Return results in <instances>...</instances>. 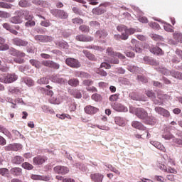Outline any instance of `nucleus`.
Segmentation results:
<instances>
[{
  "instance_id": "f257e3e1",
  "label": "nucleus",
  "mask_w": 182,
  "mask_h": 182,
  "mask_svg": "<svg viewBox=\"0 0 182 182\" xmlns=\"http://www.w3.org/2000/svg\"><path fill=\"white\" fill-rule=\"evenodd\" d=\"M134 114L138 119L146 123V124H156V119L149 117V113L143 108H136L134 111Z\"/></svg>"
},
{
  "instance_id": "f03ea898",
  "label": "nucleus",
  "mask_w": 182,
  "mask_h": 182,
  "mask_svg": "<svg viewBox=\"0 0 182 182\" xmlns=\"http://www.w3.org/2000/svg\"><path fill=\"white\" fill-rule=\"evenodd\" d=\"M17 79L18 75L15 74H7L0 78V82H1V83H12L15 82V80H17Z\"/></svg>"
},
{
  "instance_id": "7ed1b4c3",
  "label": "nucleus",
  "mask_w": 182,
  "mask_h": 182,
  "mask_svg": "<svg viewBox=\"0 0 182 182\" xmlns=\"http://www.w3.org/2000/svg\"><path fill=\"white\" fill-rule=\"evenodd\" d=\"M65 63L68 65V66H70V68H73L74 69H77L81 66L80 62H79V60L72 58H68L65 60Z\"/></svg>"
},
{
  "instance_id": "20e7f679",
  "label": "nucleus",
  "mask_w": 182,
  "mask_h": 182,
  "mask_svg": "<svg viewBox=\"0 0 182 182\" xmlns=\"http://www.w3.org/2000/svg\"><path fill=\"white\" fill-rule=\"evenodd\" d=\"M111 107L113 110H115V112H126L128 110L127 107L119 102L112 103Z\"/></svg>"
},
{
  "instance_id": "39448f33",
  "label": "nucleus",
  "mask_w": 182,
  "mask_h": 182,
  "mask_svg": "<svg viewBox=\"0 0 182 182\" xmlns=\"http://www.w3.org/2000/svg\"><path fill=\"white\" fill-rule=\"evenodd\" d=\"M10 22L11 23H22L23 22V14L21 11L17 12V16H15L11 18Z\"/></svg>"
},
{
  "instance_id": "423d86ee",
  "label": "nucleus",
  "mask_w": 182,
  "mask_h": 182,
  "mask_svg": "<svg viewBox=\"0 0 182 182\" xmlns=\"http://www.w3.org/2000/svg\"><path fill=\"white\" fill-rule=\"evenodd\" d=\"M54 171L57 173V174L65 176V174L69 173V168L63 166H57L54 167Z\"/></svg>"
},
{
  "instance_id": "0eeeda50",
  "label": "nucleus",
  "mask_w": 182,
  "mask_h": 182,
  "mask_svg": "<svg viewBox=\"0 0 182 182\" xmlns=\"http://www.w3.org/2000/svg\"><path fill=\"white\" fill-rule=\"evenodd\" d=\"M84 111L86 113V114H96L97 112H99V108L93 107L92 105H87L84 108Z\"/></svg>"
},
{
  "instance_id": "6e6552de",
  "label": "nucleus",
  "mask_w": 182,
  "mask_h": 182,
  "mask_svg": "<svg viewBox=\"0 0 182 182\" xmlns=\"http://www.w3.org/2000/svg\"><path fill=\"white\" fill-rule=\"evenodd\" d=\"M46 160H48V158H46V156H37L33 159V163L36 166H41V164H43V163H45Z\"/></svg>"
},
{
  "instance_id": "1a4fd4ad",
  "label": "nucleus",
  "mask_w": 182,
  "mask_h": 182,
  "mask_svg": "<svg viewBox=\"0 0 182 182\" xmlns=\"http://www.w3.org/2000/svg\"><path fill=\"white\" fill-rule=\"evenodd\" d=\"M155 112L164 117H170V112L161 107H156Z\"/></svg>"
},
{
  "instance_id": "9d476101",
  "label": "nucleus",
  "mask_w": 182,
  "mask_h": 182,
  "mask_svg": "<svg viewBox=\"0 0 182 182\" xmlns=\"http://www.w3.org/2000/svg\"><path fill=\"white\" fill-rule=\"evenodd\" d=\"M107 53H108L109 56H116L117 58H119V59H125L126 57L120 53H114L113 52V48H108L107 49Z\"/></svg>"
},
{
  "instance_id": "9b49d317",
  "label": "nucleus",
  "mask_w": 182,
  "mask_h": 182,
  "mask_svg": "<svg viewBox=\"0 0 182 182\" xmlns=\"http://www.w3.org/2000/svg\"><path fill=\"white\" fill-rule=\"evenodd\" d=\"M31 180L42 181H49V180H50V177L49 176H41V175H35V174L31 175Z\"/></svg>"
},
{
  "instance_id": "f8f14e48",
  "label": "nucleus",
  "mask_w": 182,
  "mask_h": 182,
  "mask_svg": "<svg viewBox=\"0 0 182 182\" xmlns=\"http://www.w3.org/2000/svg\"><path fill=\"white\" fill-rule=\"evenodd\" d=\"M14 45L16 46H28V41L21 39L19 38H15L12 40Z\"/></svg>"
},
{
  "instance_id": "ddd939ff",
  "label": "nucleus",
  "mask_w": 182,
  "mask_h": 182,
  "mask_svg": "<svg viewBox=\"0 0 182 182\" xmlns=\"http://www.w3.org/2000/svg\"><path fill=\"white\" fill-rule=\"evenodd\" d=\"M159 168L160 170H162V171H164L165 173H172L173 174H177V171L173 168H171L170 166H166V165L164 164H161L159 166Z\"/></svg>"
},
{
  "instance_id": "4468645a",
  "label": "nucleus",
  "mask_w": 182,
  "mask_h": 182,
  "mask_svg": "<svg viewBox=\"0 0 182 182\" xmlns=\"http://www.w3.org/2000/svg\"><path fill=\"white\" fill-rule=\"evenodd\" d=\"M75 39L79 42H92V41H93V38L90 36L86 37V36L82 34L77 36Z\"/></svg>"
},
{
  "instance_id": "2eb2a0df",
  "label": "nucleus",
  "mask_w": 182,
  "mask_h": 182,
  "mask_svg": "<svg viewBox=\"0 0 182 182\" xmlns=\"http://www.w3.org/2000/svg\"><path fill=\"white\" fill-rule=\"evenodd\" d=\"M149 50L151 53H154V55H164L163 50H161V48H160L157 46H153L150 47Z\"/></svg>"
},
{
  "instance_id": "dca6fc26",
  "label": "nucleus",
  "mask_w": 182,
  "mask_h": 182,
  "mask_svg": "<svg viewBox=\"0 0 182 182\" xmlns=\"http://www.w3.org/2000/svg\"><path fill=\"white\" fill-rule=\"evenodd\" d=\"M132 126L134 129H137L138 130H146V127H144L141 122L138 121L132 122Z\"/></svg>"
},
{
  "instance_id": "f3484780",
  "label": "nucleus",
  "mask_w": 182,
  "mask_h": 182,
  "mask_svg": "<svg viewBox=\"0 0 182 182\" xmlns=\"http://www.w3.org/2000/svg\"><path fill=\"white\" fill-rule=\"evenodd\" d=\"M103 175L100 173H94L91 175V179L95 182H102L103 181Z\"/></svg>"
},
{
  "instance_id": "a211bd4d",
  "label": "nucleus",
  "mask_w": 182,
  "mask_h": 182,
  "mask_svg": "<svg viewBox=\"0 0 182 182\" xmlns=\"http://www.w3.org/2000/svg\"><path fill=\"white\" fill-rule=\"evenodd\" d=\"M10 173L16 176H22V169L19 167H14L10 170Z\"/></svg>"
},
{
  "instance_id": "6ab92c4d",
  "label": "nucleus",
  "mask_w": 182,
  "mask_h": 182,
  "mask_svg": "<svg viewBox=\"0 0 182 182\" xmlns=\"http://www.w3.org/2000/svg\"><path fill=\"white\" fill-rule=\"evenodd\" d=\"M10 55H12V56H20V58H25V53H22L15 48L10 50Z\"/></svg>"
},
{
  "instance_id": "aec40b11",
  "label": "nucleus",
  "mask_w": 182,
  "mask_h": 182,
  "mask_svg": "<svg viewBox=\"0 0 182 182\" xmlns=\"http://www.w3.org/2000/svg\"><path fill=\"white\" fill-rule=\"evenodd\" d=\"M56 16L60 18L61 19H66L68 18V13L65 12L63 10H55Z\"/></svg>"
},
{
  "instance_id": "412c9836",
  "label": "nucleus",
  "mask_w": 182,
  "mask_h": 182,
  "mask_svg": "<svg viewBox=\"0 0 182 182\" xmlns=\"http://www.w3.org/2000/svg\"><path fill=\"white\" fill-rule=\"evenodd\" d=\"M50 80L54 83H65V80L59 75H52Z\"/></svg>"
},
{
  "instance_id": "4be33fe9",
  "label": "nucleus",
  "mask_w": 182,
  "mask_h": 182,
  "mask_svg": "<svg viewBox=\"0 0 182 182\" xmlns=\"http://www.w3.org/2000/svg\"><path fill=\"white\" fill-rule=\"evenodd\" d=\"M151 144L152 146H154L158 150H161V151H164L166 150V148H164V146H163L160 142L156 141H151Z\"/></svg>"
},
{
  "instance_id": "5701e85b",
  "label": "nucleus",
  "mask_w": 182,
  "mask_h": 182,
  "mask_svg": "<svg viewBox=\"0 0 182 182\" xmlns=\"http://www.w3.org/2000/svg\"><path fill=\"white\" fill-rule=\"evenodd\" d=\"M114 39H116V41H127V39H129V36L127 34H125L124 33H122V35H114Z\"/></svg>"
},
{
  "instance_id": "b1692460",
  "label": "nucleus",
  "mask_w": 182,
  "mask_h": 182,
  "mask_svg": "<svg viewBox=\"0 0 182 182\" xmlns=\"http://www.w3.org/2000/svg\"><path fill=\"white\" fill-rule=\"evenodd\" d=\"M11 161L13 164H22V163L24 161V159L23 157L21 156H16L13 158Z\"/></svg>"
},
{
  "instance_id": "393cba45",
  "label": "nucleus",
  "mask_w": 182,
  "mask_h": 182,
  "mask_svg": "<svg viewBox=\"0 0 182 182\" xmlns=\"http://www.w3.org/2000/svg\"><path fill=\"white\" fill-rule=\"evenodd\" d=\"M114 122L118 126H125L126 123L124 122V118L121 117H114Z\"/></svg>"
},
{
  "instance_id": "a878e982",
  "label": "nucleus",
  "mask_w": 182,
  "mask_h": 182,
  "mask_svg": "<svg viewBox=\"0 0 182 182\" xmlns=\"http://www.w3.org/2000/svg\"><path fill=\"white\" fill-rule=\"evenodd\" d=\"M106 12V8L100 7V8H95L92 9V13L95 14V15H102Z\"/></svg>"
},
{
  "instance_id": "bb28decb",
  "label": "nucleus",
  "mask_w": 182,
  "mask_h": 182,
  "mask_svg": "<svg viewBox=\"0 0 182 182\" xmlns=\"http://www.w3.org/2000/svg\"><path fill=\"white\" fill-rule=\"evenodd\" d=\"M95 36L100 39L105 38L107 36V33L105 30H99L95 33Z\"/></svg>"
},
{
  "instance_id": "cd10ccee",
  "label": "nucleus",
  "mask_w": 182,
  "mask_h": 182,
  "mask_svg": "<svg viewBox=\"0 0 182 182\" xmlns=\"http://www.w3.org/2000/svg\"><path fill=\"white\" fill-rule=\"evenodd\" d=\"M21 14H23V18L26 21H32L33 16L31 15L28 11H21Z\"/></svg>"
},
{
  "instance_id": "c85d7f7f",
  "label": "nucleus",
  "mask_w": 182,
  "mask_h": 182,
  "mask_svg": "<svg viewBox=\"0 0 182 182\" xmlns=\"http://www.w3.org/2000/svg\"><path fill=\"white\" fill-rule=\"evenodd\" d=\"M70 95L75 97V99H81L82 98V93L78 90H72L70 91Z\"/></svg>"
},
{
  "instance_id": "c756f323",
  "label": "nucleus",
  "mask_w": 182,
  "mask_h": 182,
  "mask_svg": "<svg viewBox=\"0 0 182 182\" xmlns=\"http://www.w3.org/2000/svg\"><path fill=\"white\" fill-rule=\"evenodd\" d=\"M68 83L70 86H73V87H76L79 86V80L77 78H73L68 81Z\"/></svg>"
},
{
  "instance_id": "7c9ffc66",
  "label": "nucleus",
  "mask_w": 182,
  "mask_h": 182,
  "mask_svg": "<svg viewBox=\"0 0 182 182\" xmlns=\"http://www.w3.org/2000/svg\"><path fill=\"white\" fill-rule=\"evenodd\" d=\"M23 82L27 86H33V85H35V82L31 77H24Z\"/></svg>"
},
{
  "instance_id": "2f4dec72",
  "label": "nucleus",
  "mask_w": 182,
  "mask_h": 182,
  "mask_svg": "<svg viewBox=\"0 0 182 182\" xmlns=\"http://www.w3.org/2000/svg\"><path fill=\"white\" fill-rule=\"evenodd\" d=\"M37 83H38V85H48V83H49V79L46 77H43L37 80Z\"/></svg>"
},
{
  "instance_id": "473e14b6",
  "label": "nucleus",
  "mask_w": 182,
  "mask_h": 182,
  "mask_svg": "<svg viewBox=\"0 0 182 182\" xmlns=\"http://www.w3.org/2000/svg\"><path fill=\"white\" fill-rule=\"evenodd\" d=\"M30 63L32 65V66H34V68H36L37 69L41 68V63L38 60L31 59L30 60Z\"/></svg>"
},
{
  "instance_id": "72a5a7b5",
  "label": "nucleus",
  "mask_w": 182,
  "mask_h": 182,
  "mask_svg": "<svg viewBox=\"0 0 182 182\" xmlns=\"http://www.w3.org/2000/svg\"><path fill=\"white\" fill-rule=\"evenodd\" d=\"M21 167L23 168H25V170H33V165L29 164V162H24L21 164Z\"/></svg>"
},
{
  "instance_id": "f704fd0d",
  "label": "nucleus",
  "mask_w": 182,
  "mask_h": 182,
  "mask_svg": "<svg viewBox=\"0 0 182 182\" xmlns=\"http://www.w3.org/2000/svg\"><path fill=\"white\" fill-rule=\"evenodd\" d=\"M164 29L166 32H171V33L174 32V29H173V26L171 25L170 23H166L165 25L164 26Z\"/></svg>"
},
{
  "instance_id": "c9c22d12",
  "label": "nucleus",
  "mask_w": 182,
  "mask_h": 182,
  "mask_svg": "<svg viewBox=\"0 0 182 182\" xmlns=\"http://www.w3.org/2000/svg\"><path fill=\"white\" fill-rule=\"evenodd\" d=\"M76 76H77L78 77H82L85 79H89V77H90V75L88 73H86L85 72L77 73Z\"/></svg>"
},
{
  "instance_id": "e433bc0d",
  "label": "nucleus",
  "mask_w": 182,
  "mask_h": 182,
  "mask_svg": "<svg viewBox=\"0 0 182 182\" xmlns=\"http://www.w3.org/2000/svg\"><path fill=\"white\" fill-rule=\"evenodd\" d=\"M173 38L176 42H181L182 43V34L181 33H174Z\"/></svg>"
},
{
  "instance_id": "4c0bfd02",
  "label": "nucleus",
  "mask_w": 182,
  "mask_h": 182,
  "mask_svg": "<svg viewBox=\"0 0 182 182\" xmlns=\"http://www.w3.org/2000/svg\"><path fill=\"white\" fill-rule=\"evenodd\" d=\"M173 77L182 80V73L178 71H173L171 73Z\"/></svg>"
},
{
  "instance_id": "58836bf2",
  "label": "nucleus",
  "mask_w": 182,
  "mask_h": 182,
  "mask_svg": "<svg viewBox=\"0 0 182 182\" xmlns=\"http://www.w3.org/2000/svg\"><path fill=\"white\" fill-rule=\"evenodd\" d=\"M119 96H120V94H114L110 95L109 97V102H117V100H119Z\"/></svg>"
},
{
  "instance_id": "ea45409f",
  "label": "nucleus",
  "mask_w": 182,
  "mask_h": 182,
  "mask_svg": "<svg viewBox=\"0 0 182 182\" xmlns=\"http://www.w3.org/2000/svg\"><path fill=\"white\" fill-rule=\"evenodd\" d=\"M82 52L84 55H85V56L90 59V60H95V56L88 50H84Z\"/></svg>"
},
{
  "instance_id": "a19ab883",
  "label": "nucleus",
  "mask_w": 182,
  "mask_h": 182,
  "mask_svg": "<svg viewBox=\"0 0 182 182\" xmlns=\"http://www.w3.org/2000/svg\"><path fill=\"white\" fill-rule=\"evenodd\" d=\"M173 137V134L170 132H164L162 135V138L165 139V140H171Z\"/></svg>"
},
{
  "instance_id": "79ce46f5",
  "label": "nucleus",
  "mask_w": 182,
  "mask_h": 182,
  "mask_svg": "<svg viewBox=\"0 0 182 182\" xmlns=\"http://www.w3.org/2000/svg\"><path fill=\"white\" fill-rule=\"evenodd\" d=\"M91 99L95 102H100L102 100V95L99 94H94L92 95Z\"/></svg>"
},
{
  "instance_id": "37998d69",
  "label": "nucleus",
  "mask_w": 182,
  "mask_h": 182,
  "mask_svg": "<svg viewBox=\"0 0 182 182\" xmlns=\"http://www.w3.org/2000/svg\"><path fill=\"white\" fill-rule=\"evenodd\" d=\"M18 5L21 6V8H27V6H29L31 4L26 0H21L19 1Z\"/></svg>"
},
{
  "instance_id": "c03bdc74",
  "label": "nucleus",
  "mask_w": 182,
  "mask_h": 182,
  "mask_svg": "<svg viewBox=\"0 0 182 182\" xmlns=\"http://www.w3.org/2000/svg\"><path fill=\"white\" fill-rule=\"evenodd\" d=\"M149 25L152 29H160V24L156 22H151Z\"/></svg>"
},
{
  "instance_id": "a18cd8bd",
  "label": "nucleus",
  "mask_w": 182,
  "mask_h": 182,
  "mask_svg": "<svg viewBox=\"0 0 182 182\" xmlns=\"http://www.w3.org/2000/svg\"><path fill=\"white\" fill-rule=\"evenodd\" d=\"M80 31H82L85 33L89 32L90 31V28L87 26L82 25L79 27Z\"/></svg>"
},
{
  "instance_id": "49530a36",
  "label": "nucleus",
  "mask_w": 182,
  "mask_h": 182,
  "mask_svg": "<svg viewBox=\"0 0 182 182\" xmlns=\"http://www.w3.org/2000/svg\"><path fill=\"white\" fill-rule=\"evenodd\" d=\"M134 33H136V29L132 28H127V30L124 33L125 35H128V38H129V35H133Z\"/></svg>"
},
{
  "instance_id": "de8ad7c7",
  "label": "nucleus",
  "mask_w": 182,
  "mask_h": 182,
  "mask_svg": "<svg viewBox=\"0 0 182 182\" xmlns=\"http://www.w3.org/2000/svg\"><path fill=\"white\" fill-rule=\"evenodd\" d=\"M10 17H11V14L9 13L0 11V18H10Z\"/></svg>"
},
{
  "instance_id": "09e8293b",
  "label": "nucleus",
  "mask_w": 182,
  "mask_h": 182,
  "mask_svg": "<svg viewBox=\"0 0 182 182\" xmlns=\"http://www.w3.org/2000/svg\"><path fill=\"white\" fill-rule=\"evenodd\" d=\"M127 29V27L124 25H120L117 27V31H118V32H123L124 31V33H126Z\"/></svg>"
},
{
  "instance_id": "8fccbe9b",
  "label": "nucleus",
  "mask_w": 182,
  "mask_h": 182,
  "mask_svg": "<svg viewBox=\"0 0 182 182\" xmlns=\"http://www.w3.org/2000/svg\"><path fill=\"white\" fill-rule=\"evenodd\" d=\"M9 173V170L6 168H0V175L5 176L6 174Z\"/></svg>"
},
{
  "instance_id": "3c124183",
  "label": "nucleus",
  "mask_w": 182,
  "mask_h": 182,
  "mask_svg": "<svg viewBox=\"0 0 182 182\" xmlns=\"http://www.w3.org/2000/svg\"><path fill=\"white\" fill-rule=\"evenodd\" d=\"M173 142L174 143L175 146H182V139H178L177 138H174L173 139Z\"/></svg>"
},
{
  "instance_id": "603ef678",
  "label": "nucleus",
  "mask_w": 182,
  "mask_h": 182,
  "mask_svg": "<svg viewBox=\"0 0 182 182\" xmlns=\"http://www.w3.org/2000/svg\"><path fill=\"white\" fill-rule=\"evenodd\" d=\"M51 69H55L58 70L59 68H60V65L58 63H55L53 61H51V65L50 67Z\"/></svg>"
},
{
  "instance_id": "864d4df0",
  "label": "nucleus",
  "mask_w": 182,
  "mask_h": 182,
  "mask_svg": "<svg viewBox=\"0 0 182 182\" xmlns=\"http://www.w3.org/2000/svg\"><path fill=\"white\" fill-rule=\"evenodd\" d=\"M90 26H92V28H100V23L97 21H91L90 22Z\"/></svg>"
},
{
  "instance_id": "5fc2aeb1",
  "label": "nucleus",
  "mask_w": 182,
  "mask_h": 182,
  "mask_svg": "<svg viewBox=\"0 0 182 182\" xmlns=\"http://www.w3.org/2000/svg\"><path fill=\"white\" fill-rule=\"evenodd\" d=\"M176 166V161L171 158H168L166 161V166Z\"/></svg>"
},
{
  "instance_id": "6e6d98bb",
  "label": "nucleus",
  "mask_w": 182,
  "mask_h": 182,
  "mask_svg": "<svg viewBox=\"0 0 182 182\" xmlns=\"http://www.w3.org/2000/svg\"><path fill=\"white\" fill-rule=\"evenodd\" d=\"M0 8H4L6 9H11V5H9L5 2H0Z\"/></svg>"
},
{
  "instance_id": "4d7b16f0",
  "label": "nucleus",
  "mask_w": 182,
  "mask_h": 182,
  "mask_svg": "<svg viewBox=\"0 0 182 182\" xmlns=\"http://www.w3.org/2000/svg\"><path fill=\"white\" fill-rule=\"evenodd\" d=\"M146 96H148V97H151V99H156V94L153 92V91H147Z\"/></svg>"
},
{
  "instance_id": "13d9d810",
  "label": "nucleus",
  "mask_w": 182,
  "mask_h": 182,
  "mask_svg": "<svg viewBox=\"0 0 182 182\" xmlns=\"http://www.w3.org/2000/svg\"><path fill=\"white\" fill-rule=\"evenodd\" d=\"M41 63L43 66H46V68H50L52 60H43Z\"/></svg>"
},
{
  "instance_id": "bf43d9fd",
  "label": "nucleus",
  "mask_w": 182,
  "mask_h": 182,
  "mask_svg": "<svg viewBox=\"0 0 182 182\" xmlns=\"http://www.w3.org/2000/svg\"><path fill=\"white\" fill-rule=\"evenodd\" d=\"M6 150L8 151H11L13 150L14 151H16V145H13V144H10L8 146L6 147Z\"/></svg>"
},
{
  "instance_id": "052dcab7",
  "label": "nucleus",
  "mask_w": 182,
  "mask_h": 182,
  "mask_svg": "<svg viewBox=\"0 0 182 182\" xmlns=\"http://www.w3.org/2000/svg\"><path fill=\"white\" fill-rule=\"evenodd\" d=\"M41 26H45L46 28H48V26H50V22L49 21V20H46L41 21Z\"/></svg>"
},
{
  "instance_id": "680f3d73",
  "label": "nucleus",
  "mask_w": 182,
  "mask_h": 182,
  "mask_svg": "<svg viewBox=\"0 0 182 182\" xmlns=\"http://www.w3.org/2000/svg\"><path fill=\"white\" fill-rule=\"evenodd\" d=\"M53 41V38L49 36H43V42H52Z\"/></svg>"
},
{
  "instance_id": "e2e57ef3",
  "label": "nucleus",
  "mask_w": 182,
  "mask_h": 182,
  "mask_svg": "<svg viewBox=\"0 0 182 182\" xmlns=\"http://www.w3.org/2000/svg\"><path fill=\"white\" fill-rule=\"evenodd\" d=\"M73 22L74 23H78L80 25V24L83 23V20H82V18H75L73 19Z\"/></svg>"
},
{
  "instance_id": "0e129e2a",
  "label": "nucleus",
  "mask_w": 182,
  "mask_h": 182,
  "mask_svg": "<svg viewBox=\"0 0 182 182\" xmlns=\"http://www.w3.org/2000/svg\"><path fill=\"white\" fill-rule=\"evenodd\" d=\"M138 80H140L141 82H143L144 83H147L148 80L146 78V77H143L141 75H138L137 77Z\"/></svg>"
},
{
  "instance_id": "69168bd1",
  "label": "nucleus",
  "mask_w": 182,
  "mask_h": 182,
  "mask_svg": "<svg viewBox=\"0 0 182 182\" xmlns=\"http://www.w3.org/2000/svg\"><path fill=\"white\" fill-rule=\"evenodd\" d=\"M97 73L100 75V76H107V73L103 70H97Z\"/></svg>"
},
{
  "instance_id": "338daca9",
  "label": "nucleus",
  "mask_w": 182,
  "mask_h": 182,
  "mask_svg": "<svg viewBox=\"0 0 182 182\" xmlns=\"http://www.w3.org/2000/svg\"><path fill=\"white\" fill-rule=\"evenodd\" d=\"M100 68H105V69H110V68H112V66L110 65V64H109L107 63H102L101 64Z\"/></svg>"
},
{
  "instance_id": "774afa93",
  "label": "nucleus",
  "mask_w": 182,
  "mask_h": 182,
  "mask_svg": "<svg viewBox=\"0 0 182 182\" xmlns=\"http://www.w3.org/2000/svg\"><path fill=\"white\" fill-rule=\"evenodd\" d=\"M26 26L29 27V26H35V21L28 20L26 23Z\"/></svg>"
}]
</instances>
